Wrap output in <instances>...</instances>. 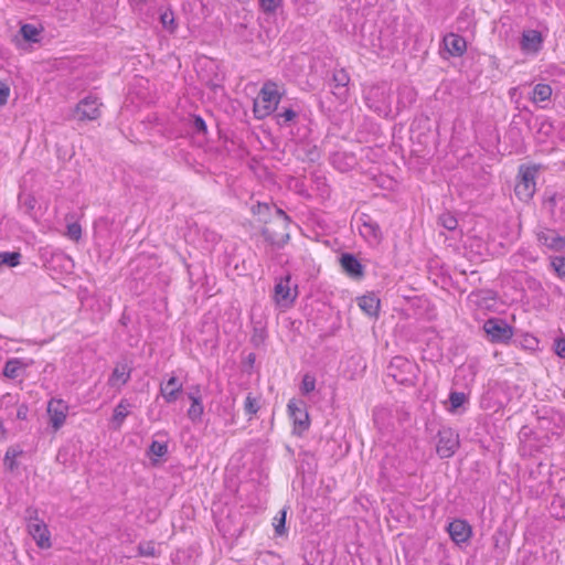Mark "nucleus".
<instances>
[{"label": "nucleus", "mask_w": 565, "mask_h": 565, "mask_svg": "<svg viewBox=\"0 0 565 565\" xmlns=\"http://www.w3.org/2000/svg\"><path fill=\"white\" fill-rule=\"evenodd\" d=\"M366 106L379 116L387 117L392 111V89L387 83H380L364 90Z\"/></svg>", "instance_id": "1"}, {"label": "nucleus", "mask_w": 565, "mask_h": 565, "mask_svg": "<svg viewBox=\"0 0 565 565\" xmlns=\"http://www.w3.org/2000/svg\"><path fill=\"white\" fill-rule=\"evenodd\" d=\"M418 365L408 359L396 355L386 367L387 376L392 377L397 384L414 386L417 380Z\"/></svg>", "instance_id": "2"}, {"label": "nucleus", "mask_w": 565, "mask_h": 565, "mask_svg": "<svg viewBox=\"0 0 565 565\" xmlns=\"http://www.w3.org/2000/svg\"><path fill=\"white\" fill-rule=\"evenodd\" d=\"M280 98L281 95L277 89V85L270 81L266 82L260 88L258 97L254 102V116L257 119H264L269 116L278 109Z\"/></svg>", "instance_id": "3"}, {"label": "nucleus", "mask_w": 565, "mask_h": 565, "mask_svg": "<svg viewBox=\"0 0 565 565\" xmlns=\"http://www.w3.org/2000/svg\"><path fill=\"white\" fill-rule=\"evenodd\" d=\"M537 173L539 168L536 166L521 164L519 167L514 193L520 201L529 202L533 198L536 191L535 179Z\"/></svg>", "instance_id": "4"}, {"label": "nucleus", "mask_w": 565, "mask_h": 565, "mask_svg": "<svg viewBox=\"0 0 565 565\" xmlns=\"http://www.w3.org/2000/svg\"><path fill=\"white\" fill-rule=\"evenodd\" d=\"M483 330L493 343H507L513 337V328L501 318H490L484 321Z\"/></svg>", "instance_id": "5"}, {"label": "nucleus", "mask_w": 565, "mask_h": 565, "mask_svg": "<svg viewBox=\"0 0 565 565\" xmlns=\"http://www.w3.org/2000/svg\"><path fill=\"white\" fill-rule=\"evenodd\" d=\"M459 435L451 426H444L438 431L436 451L440 458H450L459 448Z\"/></svg>", "instance_id": "6"}, {"label": "nucleus", "mask_w": 565, "mask_h": 565, "mask_svg": "<svg viewBox=\"0 0 565 565\" xmlns=\"http://www.w3.org/2000/svg\"><path fill=\"white\" fill-rule=\"evenodd\" d=\"M411 419L409 412L404 405H394L393 407L377 406L373 411V420L375 424L388 422L404 423Z\"/></svg>", "instance_id": "7"}, {"label": "nucleus", "mask_w": 565, "mask_h": 565, "mask_svg": "<svg viewBox=\"0 0 565 565\" xmlns=\"http://www.w3.org/2000/svg\"><path fill=\"white\" fill-rule=\"evenodd\" d=\"M26 530L35 541L38 547L42 550L52 547L51 532L43 520L38 516L31 518L26 524Z\"/></svg>", "instance_id": "8"}, {"label": "nucleus", "mask_w": 565, "mask_h": 565, "mask_svg": "<svg viewBox=\"0 0 565 565\" xmlns=\"http://www.w3.org/2000/svg\"><path fill=\"white\" fill-rule=\"evenodd\" d=\"M535 237L541 246L553 252L565 249V236L559 235L555 230L540 227L535 231Z\"/></svg>", "instance_id": "9"}, {"label": "nucleus", "mask_w": 565, "mask_h": 565, "mask_svg": "<svg viewBox=\"0 0 565 565\" xmlns=\"http://www.w3.org/2000/svg\"><path fill=\"white\" fill-rule=\"evenodd\" d=\"M447 532L451 541L457 545L468 543L473 534L471 525L462 519H455L449 522Z\"/></svg>", "instance_id": "10"}, {"label": "nucleus", "mask_w": 565, "mask_h": 565, "mask_svg": "<svg viewBox=\"0 0 565 565\" xmlns=\"http://www.w3.org/2000/svg\"><path fill=\"white\" fill-rule=\"evenodd\" d=\"M360 222V234L371 243H380L382 241L383 234L381 227L373 217L366 213H362L359 216Z\"/></svg>", "instance_id": "11"}, {"label": "nucleus", "mask_w": 565, "mask_h": 565, "mask_svg": "<svg viewBox=\"0 0 565 565\" xmlns=\"http://www.w3.org/2000/svg\"><path fill=\"white\" fill-rule=\"evenodd\" d=\"M100 103L95 96H86L76 105V114L79 120H95L100 116Z\"/></svg>", "instance_id": "12"}, {"label": "nucleus", "mask_w": 565, "mask_h": 565, "mask_svg": "<svg viewBox=\"0 0 565 565\" xmlns=\"http://www.w3.org/2000/svg\"><path fill=\"white\" fill-rule=\"evenodd\" d=\"M289 282L290 276H286L275 285V299L278 305L291 306L295 302L298 296L297 286H295V290L291 291Z\"/></svg>", "instance_id": "13"}, {"label": "nucleus", "mask_w": 565, "mask_h": 565, "mask_svg": "<svg viewBox=\"0 0 565 565\" xmlns=\"http://www.w3.org/2000/svg\"><path fill=\"white\" fill-rule=\"evenodd\" d=\"M543 45L542 33L537 30L530 29L522 32L520 40L521 50L526 54H536Z\"/></svg>", "instance_id": "14"}, {"label": "nucleus", "mask_w": 565, "mask_h": 565, "mask_svg": "<svg viewBox=\"0 0 565 565\" xmlns=\"http://www.w3.org/2000/svg\"><path fill=\"white\" fill-rule=\"evenodd\" d=\"M343 271L353 279L364 277V266L359 258L352 253H343L339 258Z\"/></svg>", "instance_id": "15"}, {"label": "nucleus", "mask_w": 565, "mask_h": 565, "mask_svg": "<svg viewBox=\"0 0 565 565\" xmlns=\"http://www.w3.org/2000/svg\"><path fill=\"white\" fill-rule=\"evenodd\" d=\"M183 393V383L177 377L171 376L168 381L160 383V394L169 403H175Z\"/></svg>", "instance_id": "16"}, {"label": "nucleus", "mask_w": 565, "mask_h": 565, "mask_svg": "<svg viewBox=\"0 0 565 565\" xmlns=\"http://www.w3.org/2000/svg\"><path fill=\"white\" fill-rule=\"evenodd\" d=\"M42 26H36L31 23H24L20 26L19 33L13 38V42L17 46H22V41L25 43H40Z\"/></svg>", "instance_id": "17"}, {"label": "nucleus", "mask_w": 565, "mask_h": 565, "mask_svg": "<svg viewBox=\"0 0 565 565\" xmlns=\"http://www.w3.org/2000/svg\"><path fill=\"white\" fill-rule=\"evenodd\" d=\"M68 412V405L63 399L52 398L47 403V414L50 424L57 425L64 424Z\"/></svg>", "instance_id": "18"}, {"label": "nucleus", "mask_w": 565, "mask_h": 565, "mask_svg": "<svg viewBox=\"0 0 565 565\" xmlns=\"http://www.w3.org/2000/svg\"><path fill=\"white\" fill-rule=\"evenodd\" d=\"M287 407L292 424H309V415L303 401L290 399Z\"/></svg>", "instance_id": "19"}, {"label": "nucleus", "mask_w": 565, "mask_h": 565, "mask_svg": "<svg viewBox=\"0 0 565 565\" xmlns=\"http://www.w3.org/2000/svg\"><path fill=\"white\" fill-rule=\"evenodd\" d=\"M281 228H282V231L277 232L269 227H264L262 230V236L270 245H273L277 248H282L289 242L290 235L288 232V227L286 230L284 227H281Z\"/></svg>", "instance_id": "20"}, {"label": "nucleus", "mask_w": 565, "mask_h": 565, "mask_svg": "<svg viewBox=\"0 0 565 565\" xmlns=\"http://www.w3.org/2000/svg\"><path fill=\"white\" fill-rule=\"evenodd\" d=\"M298 152L305 162L316 163L321 159V149L311 141H301L298 145Z\"/></svg>", "instance_id": "21"}, {"label": "nucleus", "mask_w": 565, "mask_h": 565, "mask_svg": "<svg viewBox=\"0 0 565 565\" xmlns=\"http://www.w3.org/2000/svg\"><path fill=\"white\" fill-rule=\"evenodd\" d=\"M444 43L452 56H461L467 51V42L461 35L450 33L444 38Z\"/></svg>", "instance_id": "22"}, {"label": "nucleus", "mask_w": 565, "mask_h": 565, "mask_svg": "<svg viewBox=\"0 0 565 565\" xmlns=\"http://www.w3.org/2000/svg\"><path fill=\"white\" fill-rule=\"evenodd\" d=\"M417 98L416 90L408 85H403L397 90V110L412 106Z\"/></svg>", "instance_id": "23"}, {"label": "nucleus", "mask_w": 565, "mask_h": 565, "mask_svg": "<svg viewBox=\"0 0 565 565\" xmlns=\"http://www.w3.org/2000/svg\"><path fill=\"white\" fill-rule=\"evenodd\" d=\"M380 299L374 295H364L358 298V305L370 317H376L380 310Z\"/></svg>", "instance_id": "24"}, {"label": "nucleus", "mask_w": 565, "mask_h": 565, "mask_svg": "<svg viewBox=\"0 0 565 565\" xmlns=\"http://www.w3.org/2000/svg\"><path fill=\"white\" fill-rule=\"evenodd\" d=\"M131 369L128 366L127 363H117L115 369L111 372V375L109 376V384L111 386L120 384H126L130 380Z\"/></svg>", "instance_id": "25"}, {"label": "nucleus", "mask_w": 565, "mask_h": 565, "mask_svg": "<svg viewBox=\"0 0 565 565\" xmlns=\"http://www.w3.org/2000/svg\"><path fill=\"white\" fill-rule=\"evenodd\" d=\"M168 454L167 440H152L147 451L152 465H158L160 459Z\"/></svg>", "instance_id": "26"}, {"label": "nucleus", "mask_w": 565, "mask_h": 565, "mask_svg": "<svg viewBox=\"0 0 565 565\" xmlns=\"http://www.w3.org/2000/svg\"><path fill=\"white\" fill-rule=\"evenodd\" d=\"M26 367L20 359H10L6 362L3 367V375L8 379L14 380L22 375Z\"/></svg>", "instance_id": "27"}, {"label": "nucleus", "mask_w": 565, "mask_h": 565, "mask_svg": "<svg viewBox=\"0 0 565 565\" xmlns=\"http://www.w3.org/2000/svg\"><path fill=\"white\" fill-rule=\"evenodd\" d=\"M22 455L23 450L19 446L9 447L3 458L4 468L10 472L14 471L19 466L18 459Z\"/></svg>", "instance_id": "28"}, {"label": "nucleus", "mask_w": 565, "mask_h": 565, "mask_svg": "<svg viewBox=\"0 0 565 565\" xmlns=\"http://www.w3.org/2000/svg\"><path fill=\"white\" fill-rule=\"evenodd\" d=\"M532 94L534 103L546 102L552 96V87L548 84L539 83L534 86Z\"/></svg>", "instance_id": "29"}, {"label": "nucleus", "mask_w": 565, "mask_h": 565, "mask_svg": "<svg viewBox=\"0 0 565 565\" xmlns=\"http://www.w3.org/2000/svg\"><path fill=\"white\" fill-rule=\"evenodd\" d=\"M468 403V397L462 392L454 391L449 394V411L452 413H458L463 405Z\"/></svg>", "instance_id": "30"}, {"label": "nucleus", "mask_w": 565, "mask_h": 565, "mask_svg": "<svg viewBox=\"0 0 565 565\" xmlns=\"http://www.w3.org/2000/svg\"><path fill=\"white\" fill-rule=\"evenodd\" d=\"M286 518H287L286 509L280 510L278 512V514L273 518V526L275 529L276 535H278V536H284L287 533Z\"/></svg>", "instance_id": "31"}, {"label": "nucleus", "mask_w": 565, "mask_h": 565, "mask_svg": "<svg viewBox=\"0 0 565 565\" xmlns=\"http://www.w3.org/2000/svg\"><path fill=\"white\" fill-rule=\"evenodd\" d=\"M21 263V254L19 252H1L0 266L17 267Z\"/></svg>", "instance_id": "32"}, {"label": "nucleus", "mask_w": 565, "mask_h": 565, "mask_svg": "<svg viewBox=\"0 0 565 565\" xmlns=\"http://www.w3.org/2000/svg\"><path fill=\"white\" fill-rule=\"evenodd\" d=\"M35 199L31 194H20L19 195V205L20 209L23 210L25 214L31 215L35 207Z\"/></svg>", "instance_id": "33"}, {"label": "nucleus", "mask_w": 565, "mask_h": 565, "mask_svg": "<svg viewBox=\"0 0 565 565\" xmlns=\"http://www.w3.org/2000/svg\"><path fill=\"white\" fill-rule=\"evenodd\" d=\"M438 223L448 231H454L458 226L456 216L449 212L440 214L438 217Z\"/></svg>", "instance_id": "34"}, {"label": "nucleus", "mask_w": 565, "mask_h": 565, "mask_svg": "<svg viewBox=\"0 0 565 565\" xmlns=\"http://www.w3.org/2000/svg\"><path fill=\"white\" fill-rule=\"evenodd\" d=\"M551 266L557 277L565 280V256H554L551 258Z\"/></svg>", "instance_id": "35"}, {"label": "nucleus", "mask_w": 565, "mask_h": 565, "mask_svg": "<svg viewBox=\"0 0 565 565\" xmlns=\"http://www.w3.org/2000/svg\"><path fill=\"white\" fill-rule=\"evenodd\" d=\"M203 404L202 401H191V405L188 409V416L192 422H196L201 418L203 414Z\"/></svg>", "instance_id": "36"}, {"label": "nucleus", "mask_w": 565, "mask_h": 565, "mask_svg": "<svg viewBox=\"0 0 565 565\" xmlns=\"http://www.w3.org/2000/svg\"><path fill=\"white\" fill-rule=\"evenodd\" d=\"M160 21L164 29L173 32L177 29V24L174 21V13L171 10H166L160 14Z\"/></svg>", "instance_id": "37"}, {"label": "nucleus", "mask_w": 565, "mask_h": 565, "mask_svg": "<svg viewBox=\"0 0 565 565\" xmlns=\"http://www.w3.org/2000/svg\"><path fill=\"white\" fill-rule=\"evenodd\" d=\"M316 388V377L309 373L302 376L300 391L303 395H308Z\"/></svg>", "instance_id": "38"}, {"label": "nucleus", "mask_w": 565, "mask_h": 565, "mask_svg": "<svg viewBox=\"0 0 565 565\" xmlns=\"http://www.w3.org/2000/svg\"><path fill=\"white\" fill-rule=\"evenodd\" d=\"M297 117V113L292 108H281V111L277 114V120L279 125H287Z\"/></svg>", "instance_id": "39"}, {"label": "nucleus", "mask_w": 565, "mask_h": 565, "mask_svg": "<svg viewBox=\"0 0 565 565\" xmlns=\"http://www.w3.org/2000/svg\"><path fill=\"white\" fill-rule=\"evenodd\" d=\"M262 10L265 13H275L276 10L281 6L282 0H258Z\"/></svg>", "instance_id": "40"}, {"label": "nucleus", "mask_w": 565, "mask_h": 565, "mask_svg": "<svg viewBox=\"0 0 565 565\" xmlns=\"http://www.w3.org/2000/svg\"><path fill=\"white\" fill-rule=\"evenodd\" d=\"M191 125H192V128L194 129V131L196 134H202V135H205L207 132V126H206V122L205 120L199 116V115H194L192 116V119H191Z\"/></svg>", "instance_id": "41"}, {"label": "nucleus", "mask_w": 565, "mask_h": 565, "mask_svg": "<svg viewBox=\"0 0 565 565\" xmlns=\"http://www.w3.org/2000/svg\"><path fill=\"white\" fill-rule=\"evenodd\" d=\"M270 211V205L267 203H257L256 205H253L252 212L255 215H258L262 221L267 222L266 216L268 215Z\"/></svg>", "instance_id": "42"}, {"label": "nucleus", "mask_w": 565, "mask_h": 565, "mask_svg": "<svg viewBox=\"0 0 565 565\" xmlns=\"http://www.w3.org/2000/svg\"><path fill=\"white\" fill-rule=\"evenodd\" d=\"M128 413H129L128 406L120 403L114 409L113 420L116 423H121L127 417Z\"/></svg>", "instance_id": "43"}, {"label": "nucleus", "mask_w": 565, "mask_h": 565, "mask_svg": "<svg viewBox=\"0 0 565 565\" xmlns=\"http://www.w3.org/2000/svg\"><path fill=\"white\" fill-rule=\"evenodd\" d=\"M67 236L77 242L82 237V227L78 223L74 222L67 225Z\"/></svg>", "instance_id": "44"}, {"label": "nucleus", "mask_w": 565, "mask_h": 565, "mask_svg": "<svg viewBox=\"0 0 565 565\" xmlns=\"http://www.w3.org/2000/svg\"><path fill=\"white\" fill-rule=\"evenodd\" d=\"M244 408L248 415L256 414L259 408L256 398L252 397L250 394L245 399Z\"/></svg>", "instance_id": "45"}, {"label": "nucleus", "mask_w": 565, "mask_h": 565, "mask_svg": "<svg viewBox=\"0 0 565 565\" xmlns=\"http://www.w3.org/2000/svg\"><path fill=\"white\" fill-rule=\"evenodd\" d=\"M333 81L337 87H344L349 83L350 78L348 74L342 70L333 74Z\"/></svg>", "instance_id": "46"}, {"label": "nucleus", "mask_w": 565, "mask_h": 565, "mask_svg": "<svg viewBox=\"0 0 565 565\" xmlns=\"http://www.w3.org/2000/svg\"><path fill=\"white\" fill-rule=\"evenodd\" d=\"M186 396L190 402L191 401H202L201 386L200 385L190 386L186 392Z\"/></svg>", "instance_id": "47"}, {"label": "nucleus", "mask_w": 565, "mask_h": 565, "mask_svg": "<svg viewBox=\"0 0 565 565\" xmlns=\"http://www.w3.org/2000/svg\"><path fill=\"white\" fill-rule=\"evenodd\" d=\"M139 554L142 556H156V547L151 543L140 544L138 546Z\"/></svg>", "instance_id": "48"}, {"label": "nucleus", "mask_w": 565, "mask_h": 565, "mask_svg": "<svg viewBox=\"0 0 565 565\" xmlns=\"http://www.w3.org/2000/svg\"><path fill=\"white\" fill-rule=\"evenodd\" d=\"M10 95V87L7 83L0 81V107L4 106Z\"/></svg>", "instance_id": "49"}, {"label": "nucleus", "mask_w": 565, "mask_h": 565, "mask_svg": "<svg viewBox=\"0 0 565 565\" xmlns=\"http://www.w3.org/2000/svg\"><path fill=\"white\" fill-rule=\"evenodd\" d=\"M554 350L559 358L565 359V338H559L554 341Z\"/></svg>", "instance_id": "50"}, {"label": "nucleus", "mask_w": 565, "mask_h": 565, "mask_svg": "<svg viewBox=\"0 0 565 565\" xmlns=\"http://www.w3.org/2000/svg\"><path fill=\"white\" fill-rule=\"evenodd\" d=\"M276 215L280 218V227L286 230L290 223L288 214L284 210L276 207Z\"/></svg>", "instance_id": "51"}, {"label": "nucleus", "mask_w": 565, "mask_h": 565, "mask_svg": "<svg viewBox=\"0 0 565 565\" xmlns=\"http://www.w3.org/2000/svg\"><path fill=\"white\" fill-rule=\"evenodd\" d=\"M17 419L26 420L28 419V407L25 405H21L17 409Z\"/></svg>", "instance_id": "52"}, {"label": "nucleus", "mask_w": 565, "mask_h": 565, "mask_svg": "<svg viewBox=\"0 0 565 565\" xmlns=\"http://www.w3.org/2000/svg\"><path fill=\"white\" fill-rule=\"evenodd\" d=\"M255 360H256V355L255 353H249L246 358V361L247 363L253 366V364L255 363Z\"/></svg>", "instance_id": "53"}, {"label": "nucleus", "mask_w": 565, "mask_h": 565, "mask_svg": "<svg viewBox=\"0 0 565 565\" xmlns=\"http://www.w3.org/2000/svg\"><path fill=\"white\" fill-rule=\"evenodd\" d=\"M547 202L550 203V205L553 207L556 206V199H555V195H552L548 198Z\"/></svg>", "instance_id": "54"}, {"label": "nucleus", "mask_w": 565, "mask_h": 565, "mask_svg": "<svg viewBox=\"0 0 565 565\" xmlns=\"http://www.w3.org/2000/svg\"><path fill=\"white\" fill-rule=\"evenodd\" d=\"M531 341L537 343V340L535 338H531Z\"/></svg>", "instance_id": "55"}]
</instances>
